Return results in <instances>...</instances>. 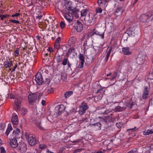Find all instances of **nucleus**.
I'll return each instance as SVG.
<instances>
[{"label": "nucleus", "mask_w": 153, "mask_h": 153, "mask_svg": "<svg viewBox=\"0 0 153 153\" xmlns=\"http://www.w3.org/2000/svg\"><path fill=\"white\" fill-rule=\"evenodd\" d=\"M102 91V89H99L98 90V91L97 92V94L99 96V97H96V98H97L99 100L101 99L103 96V93H102L101 92H100V91Z\"/></svg>", "instance_id": "obj_26"}, {"label": "nucleus", "mask_w": 153, "mask_h": 153, "mask_svg": "<svg viewBox=\"0 0 153 153\" xmlns=\"http://www.w3.org/2000/svg\"><path fill=\"white\" fill-rule=\"evenodd\" d=\"M45 101L44 100H42V104L43 105H45Z\"/></svg>", "instance_id": "obj_60"}, {"label": "nucleus", "mask_w": 153, "mask_h": 153, "mask_svg": "<svg viewBox=\"0 0 153 153\" xmlns=\"http://www.w3.org/2000/svg\"><path fill=\"white\" fill-rule=\"evenodd\" d=\"M9 16L7 14L0 15V18H1V20H3L4 19V18H6Z\"/></svg>", "instance_id": "obj_36"}, {"label": "nucleus", "mask_w": 153, "mask_h": 153, "mask_svg": "<svg viewBox=\"0 0 153 153\" xmlns=\"http://www.w3.org/2000/svg\"><path fill=\"white\" fill-rule=\"evenodd\" d=\"M111 75V79L112 80L115 79L117 77V73L115 72H114L111 74V73H109L107 75V76H109Z\"/></svg>", "instance_id": "obj_25"}, {"label": "nucleus", "mask_w": 153, "mask_h": 153, "mask_svg": "<svg viewBox=\"0 0 153 153\" xmlns=\"http://www.w3.org/2000/svg\"><path fill=\"white\" fill-rule=\"evenodd\" d=\"M73 94L72 91H68L66 92L65 94V97L66 98L69 97Z\"/></svg>", "instance_id": "obj_28"}, {"label": "nucleus", "mask_w": 153, "mask_h": 153, "mask_svg": "<svg viewBox=\"0 0 153 153\" xmlns=\"http://www.w3.org/2000/svg\"><path fill=\"white\" fill-rule=\"evenodd\" d=\"M128 153H137V151L136 150H131L128 152Z\"/></svg>", "instance_id": "obj_52"}, {"label": "nucleus", "mask_w": 153, "mask_h": 153, "mask_svg": "<svg viewBox=\"0 0 153 153\" xmlns=\"http://www.w3.org/2000/svg\"><path fill=\"white\" fill-rule=\"evenodd\" d=\"M68 62V59L66 58H65L64 59L62 62V65H66Z\"/></svg>", "instance_id": "obj_37"}, {"label": "nucleus", "mask_w": 153, "mask_h": 153, "mask_svg": "<svg viewBox=\"0 0 153 153\" xmlns=\"http://www.w3.org/2000/svg\"><path fill=\"white\" fill-rule=\"evenodd\" d=\"M76 39L74 37H71L69 39V42L71 44H74L76 42Z\"/></svg>", "instance_id": "obj_31"}, {"label": "nucleus", "mask_w": 153, "mask_h": 153, "mask_svg": "<svg viewBox=\"0 0 153 153\" xmlns=\"http://www.w3.org/2000/svg\"><path fill=\"white\" fill-rule=\"evenodd\" d=\"M60 40V37H59L56 40V42H57V43H59V41Z\"/></svg>", "instance_id": "obj_56"}, {"label": "nucleus", "mask_w": 153, "mask_h": 153, "mask_svg": "<svg viewBox=\"0 0 153 153\" xmlns=\"http://www.w3.org/2000/svg\"><path fill=\"white\" fill-rule=\"evenodd\" d=\"M94 126H97L99 127V128H98V129H101V124L100 123H97L96 124H95Z\"/></svg>", "instance_id": "obj_48"}, {"label": "nucleus", "mask_w": 153, "mask_h": 153, "mask_svg": "<svg viewBox=\"0 0 153 153\" xmlns=\"http://www.w3.org/2000/svg\"><path fill=\"white\" fill-rule=\"evenodd\" d=\"M18 117L17 115L15 114H13L11 118V122L13 124L16 125L18 123Z\"/></svg>", "instance_id": "obj_10"}, {"label": "nucleus", "mask_w": 153, "mask_h": 153, "mask_svg": "<svg viewBox=\"0 0 153 153\" xmlns=\"http://www.w3.org/2000/svg\"><path fill=\"white\" fill-rule=\"evenodd\" d=\"M122 7H119L117 8L116 10V13H118L120 12L122 9Z\"/></svg>", "instance_id": "obj_51"}, {"label": "nucleus", "mask_w": 153, "mask_h": 153, "mask_svg": "<svg viewBox=\"0 0 153 153\" xmlns=\"http://www.w3.org/2000/svg\"><path fill=\"white\" fill-rule=\"evenodd\" d=\"M60 47V43L56 42L54 45V47L56 49H57L59 48Z\"/></svg>", "instance_id": "obj_44"}, {"label": "nucleus", "mask_w": 153, "mask_h": 153, "mask_svg": "<svg viewBox=\"0 0 153 153\" xmlns=\"http://www.w3.org/2000/svg\"><path fill=\"white\" fill-rule=\"evenodd\" d=\"M28 97L29 102L31 104H33L37 97V95L36 94H30L28 95Z\"/></svg>", "instance_id": "obj_6"}, {"label": "nucleus", "mask_w": 153, "mask_h": 153, "mask_svg": "<svg viewBox=\"0 0 153 153\" xmlns=\"http://www.w3.org/2000/svg\"><path fill=\"white\" fill-rule=\"evenodd\" d=\"M19 52L18 49L16 50L14 53V55L15 56H18L19 55Z\"/></svg>", "instance_id": "obj_41"}, {"label": "nucleus", "mask_w": 153, "mask_h": 153, "mask_svg": "<svg viewBox=\"0 0 153 153\" xmlns=\"http://www.w3.org/2000/svg\"><path fill=\"white\" fill-rule=\"evenodd\" d=\"M97 153H103V152L102 151L99 152H97Z\"/></svg>", "instance_id": "obj_64"}, {"label": "nucleus", "mask_w": 153, "mask_h": 153, "mask_svg": "<svg viewBox=\"0 0 153 153\" xmlns=\"http://www.w3.org/2000/svg\"><path fill=\"white\" fill-rule=\"evenodd\" d=\"M34 121L36 123V125L37 127L40 129H42V127L41 125L40 124V117L38 116V117L36 118H35Z\"/></svg>", "instance_id": "obj_12"}, {"label": "nucleus", "mask_w": 153, "mask_h": 153, "mask_svg": "<svg viewBox=\"0 0 153 153\" xmlns=\"http://www.w3.org/2000/svg\"><path fill=\"white\" fill-rule=\"evenodd\" d=\"M87 14V10L85 9L82 10L81 12V15L82 16H86Z\"/></svg>", "instance_id": "obj_32"}, {"label": "nucleus", "mask_w": 153, "mask_h": 153, "mask_svg": "<svg viewBox=\"0 0 153 153\" xmlns=\"http://www.w3.org/2000/svg\"><path fill=\"white\" fill-rule=\"evenodd\" d=\"M53 91V89L51 87H48L44 91L47 94H51Z\"/></svg>", "instance_id": "obj_24"}, {"label": "nucleus", "mask_w": 153, "mask_h": 153, "mask_svg": "<svg viewBox=\"0 0 153 153\" xmlns=\"http://www.w3.org/2000/svg\"><path fill=\"white\" fill-rule=\"evenodd\" d=\"M125 105L126 106H127L128 107H131L132 105V103L131 102V101H130V102H126Z\"/></svg>", "instance_id": "obj_42"}, {"label": "nucleus", "mask_w": 153, "mask_h": 153, "mask_svg": "<svg viewBox=\"0 0 153 153\" xmlns=\"http://www.w3.org/2000/svg\"><path fill=\"white\" fill-rule=\"evenodd\" d=\"M151 18L149 17L146 15L143 14L140 17V20L143 23H146L148 22L147 20Z\"/></svg>", "instance_id": "obj_16"}, {"label": "nucleus", "mask_w": 153, "mask_h": 153, "mask_svg": "<svg viewBox=\"0 0 153 153\" xmlns=\"http://www.w3.org/2000/svg\"><path fill=\"white\" fill-rule=\"evenodd\" d=\"M2 144V141L0 138V146Z\"/></svg>", "instance_id": "obj_62"}, {"label": "nucleus", "mask_w": 153, "mask_h": 153, "mask_svg": "<svg viewBox=\"0 0 153 153\" xmlns=\"http://www.w3.org/2000/svg\"><path fill=\"white\" fill-rule=\"evenodd\" d=\"M12 61L9 62L8 61H4V67L6 68H9L13 65Z\"/></svg>", "instance_id": "obj_19"}, {"label": "nucleus", "mask_w": 153, "mask_h": 153, "mask_svg": "<svg viewBox=\"0 0 153 153\" xmlns=\"http://www.w3.org/2000/svg\"><path fill=\"white\" fill-rule=\"evenodd\" d=\"M1 153H5V151L4 148L3 147H1L0 148Z\"/></svg>", "instance_id": "obj_45"}, {"label": "nucleus", "mask_w": 153, "mask_h": 153, "mask_svg": "<svg viewBox=\"0 0 153 153\" xmlns=\"http://www.w3.org/2000/svg\"><path fill=\"white\" fill-rule=\"evenodd\" d=\"M107 2L105 0H98V3L99 5L102 7H105Z\"/></svg>", "instance_id": "obj_21"}, {"label": "nucleus", "mask_w": 153, "mask_h": 153, "mask_svg": "<svg viewBox=\"0 0 153 153\" xmlns=\"http://www.w3.org/2000/svg\"><path fill=\"white\" fill-rule=\"evenodd\" d=\"M47 50L48 51H49L50 53L52 52L53 51V49L51 47H49Z\"/></svg>", "instance_id": "obj_53"}, {"label": "nucleus", "mask_w": 153, "mask_h": 153, "mask_svg": "<svg viewBox=\"0 0 153 153\" xmlns=\"http://www.w3.org/2000/svg\"><path fill=\"white\" fill-rule=\"evenodd\" d=\"M65 24L64 22L63 21H62L60 22V26L62 29L64 28L65 27Z\"/></svg>", "instance_id": "obj_35"}, {"label": "nucleus", "mask_w": 153, "mask_h": 153, "mask_svg": "<svg viewBox=\"0 0 153 153\" xmlns=\"http://www.w3.org/2000/svg\"><path fill=\"white\" fill-rule=\"evenodd\" d=\"M96 11L97 13H100L102 11V10L100 8H98L96 9Z\"/></svg>", "instance_id": "obj_43"}, {"label": "nucleus", "mask_w": 153, "mask_h": 153, "mask_svg": "<svg viewBox=\"0 0 153 153\" xmlns=\"http://www.w3.org/2000/svg\"><path fill=\"white\" fill-rule=\"evenodd\" d=\"M72 13L73 14L75 15L76 17L78 18L79 16V13H80V12L79 11H76V10L74 9L73 11H72Z\"/></svg>", "instance_id": "obj_29"}, {"label": "nucleus", "mask_w": 153, "mask_h": 153, "mask_svg": "<svg viewBox=\"0 0 153 153\" xmlns=\"http://www.w3.org/2000/svg\"><path fill=\"white\" fill-rule=\"evenodd\" d=\"M47 153H54L53 152L50 151L48 149H47L46 151Z\"/></svg>", "instance_id": "obj_59"}, {"label": "nucleus", "mask_w": 153, "mask_h": 153, "mask_svg": "<svg viewBox=\"0 0 153 153\" xmlns=\"http://www.w3.org/2000/svg\"><path fill=\"white\" fill-rule=\"evenodd\" d=\"M79 59L80 60L81 62H84V56L82 54H80L78 56Z\"/></svg>", "instance_id": "obj_33"}, {"label": "nucleus", "mask_w": 153, "mask_h": 153, "mask_svg": "<svg viewBox=\"0 0 153 153\" xmlns=\"http://www.w3.org/2000/svg\"><path fill=\"white\" fill-rule=\"evenodd\" d=\"M82 150L81 149H77L76 150V152H80L81 151V150Z\"/></svg>", "instance_id": "obj_61"}, {"label": "nucleus", "mask_w": 153, "mask_h": 153, "mask_svg": "<svg viewBox=\"0 0 153 153\" xmlns=\"http://www.w3.org/2000/svg\"><path fill=\"white\" fill-rule=\"evenodd\" d=\"M10 144L11 146L13 148H15L18 146L17 140L16 139H12L10 142Z\"/></svg>", "instance_id": "obj_15"}, {"label": "nucleus", "mask_w": 153, "mask_h": 153, "mask_svg": "<svg viewBox=\"0 0 153 153\" xmlns=\"http://www.w3.org/2000/svg\"><path fill=\"white\" fill-rule=\"evenodd\" d=\"M39 147L40 149L42 150L46 148V146L45 144H41L39 145Z\"/></svg>", "instance_id": "obj_39"}, {"label": "nucleus", "mask_w": 153, "mask_h": 153, "mask_svg": "<svg viewBox=\"0 0 153 153\" xmlns=\"http://www.w3.org/2000/svg\"><path fill=\"white\" fill-rule=\"evenodd\" d=\"M65 7L67 11H72L74 9V8L73 7L71 1H69L65 4Z\"/></svg>", "instance_id": "obj_8"}, {"label": "nucleus", "mask_w": 153, "mask_h": 153, "mask_svg": "<svg viewBox=\"0 0 153 153\" xmlns=\"http://www.w3.org/2000/svg\"><path fill=\"white\" fill-rule=\"evenodd\" d=\"M84 62H80V68H82L83 66V64Z\"/></svg>", "instance_id": "obj_54"}, {"label": "nucleus", "mask_w": 153, "mask_h": 153, "mask_svg": "<svg viewBox=\"0 0 153 153\" xmlns=\"http://www.w3.org/2000/svg\"><path fill=\"white\" fill-rule=\"evenodd\" d=\"M65 109V106L62 105H57L56 107L55 108L56 113L59 115H60L62 112H63Z\"/></svg>", "instance_id": "obj_5"}, {"label": "nucleus", "mask_w": 153, "mask_h": 153, "mask_svg": "<svg viewBox=\"0 0 153 153\" xmlns=\"http://www.w3.org/2000/svg\"><path fill=\"white\" fill-rule=\"evenodd\" d=\"M12 129L11 124L9 123L8 125L7 128L5 132V134L7 136L9 134L10 132L12 130Z\"/></svg>", "instance_id": "obj_22"}, {"label": "nucleus", "mask_w": 153, "mask_h": 153, "mask_svg": "<svg viewBox=\"0 0 153 153\" xmlns=\"http://www.w3.org/2000/svg\"><path fill=\"white\" fill-rule=\"evenodd\" d=\"M111 110V109L107 110L105 111V113L106 114H108V113H109Z\"/></svg>", "instance_id": "obj_55"}, {"label": "nucleus", "mask_w": 153, "mask_h": 153, "mask_svg": "<svg viewBox=\"0 0 153 153\" xmlns=\"http://www.w3.org/2000/svg\"><path fill=\"white\" fill-rule=\"evenodd\" d=\"M20 15V14L19 13H16L15 14L12 15L11 16L12 17H18Z\"/></svg>", "instance_id": "obj_47"}, {"label": "nucleus", "mask_w": 153, "mask_h": 153, "mask_svg": "<svg viewBox=\"0 0 153 153\" xmlns=\"http://www.w3.org/2000/svg\"><path fill=\"white\" fill-rule=\"evenodd\" d=\"M79 110L78 111L79 113L82 115L85 113L86 110L87 109L88 107L86 104L84 102L82 103L79 106Z\"/></svg>", "instance_id": "obj_4"}, {"label": "nucleus", "mask_w": 153, "mask_h": 153, "mask_svg": "<svg viewBox=\"0 0 153 153\" xmlns=\"http://www.w3.org/2000/svg\"><path fill=\"white\" fill-rule=\"evenodd\" d=\"M19 149L22 153L25 152L27 149V146L26 144L25 143L21 144V146H20Z\"/></svg>", "instance_id": "obj_18"}, {"label": "nucleus", "mask_w": 153, "mask_h": 153, "mask_svg": "<svg viewBox=\"0 0 153 153\" xmlns=\"http://www.w3.org/2000/svg\"><path fill=\"white\" fill-rule=\"evenodd\" d=\"M123 102H120L119 105L120 106H117L114 109H112V110L114 111L115 112L116 111H123L124 109V108H126L125 106H123L122 105L123 104Z\"/></svg>", "instance_id": "obj_11"}, {"label": "nucleus", "mask_w": 153, "mask_h": 153, "mask_svg": "<svg viewBox=\"0 0 153 153\" xmlns=\"http://www.w3.org/2000/svg\"><path fill=\"white\" fill-rule=\"evenodd\" d=\"M138 0H135V1H134V4H135L136 3L137 1Z\"/></svg>", "instance_id": "obj_63"}, {"label": "nucleus", "mask_w": 153, "mask_h": 153, "mask_svg": "<svg viewBox=\"0 0 153 153\" xmlns=\"http://www.w3.org/2000/svg\"><path fill=\"white\" fill-rule=\"evenodd\" d=\"M80 140H76L74 141L73 142V143H79V142H80Z\"/></svg>", "instance_id": "obj_57"}, {"label": "nucleus", "mask_w": 153, "mask_h": 153, "mask_svg": "<svg viewBox=\"0 0 153 153\" xmlns=\"http://www.w3.org/2000/svg\"><path fill=\"white\" fill-rule=\"evenodd\" d=\"M17 67V65H15L14 67V68H13V71H15V69Z\"/></svg>", "instance_id": "obj_58"}, {"label": "nucleus", "mask_w": 153, "mask_h": 153, "mask_svg": "<svg viewBox=\"0 0 153 153\" xmlns=\"http://www.w3.org/2000/svg\"><path fill=\"white\" fill-rule=\"evenodd\" d=\"M122 51L125 55H128L131 54L132 53L129 47L123 48H122Z\"/></svg>", "instance_id": "obj_13"}, {"label": "nucleus", "mask_w": 153, "mask_h": 153, "mask_svg": "<svg viewBox=\"0 0 153 153\" xmlns=\"http://www.w3.org/2000/svg\"><path fill=\"white\" fill-rule=\"evenodd\" d=\"M35 80L39 85H41L43 82V79L41 73H38L36 75Z\"/></svg>", "instance_id": "obj_3"}, {"label": "nucleus", "mask_w": 153, "mask_h": 153, "mask_svg": "<svg viewBox=\"0 0 153 153\" xmlns=\"http://www.w3.org/2000/svg\"><path fill=\"white\" fill-rule=\"evenodd\" d=\"M36 94L37 95H37L38 96L39 98L41 97L43 95V93L42 92L40 93H37Z\"/></svg>", "instance_id": "obj_49"}, {"label": "nucleus", "mask_w": 153, "mask_h": 153, "mask_svg": "<svg viewBox=\"0 0 153 153\" xmlns=\"http://www.w3.org/2000/svg\"><path fill=\"white\" fill-rule=\"evenodd\" d=\"M149 93V91L148 90V87L147 86L145 87L144 88V90L143 91V99H145L147 97Z\"/></svg>", "instance_id": "obj_17"}, {"label": "nucleus", "mask_w": 153, "mask_h": 153, "mask_svg": "<svg viewBox=\"0 0 153 153\" xmlns=\"http://www.w3.org/2000/svg\"><path fill=\"white\" fill-rule=\"evenodd\" d=\"M13 134L15 137H18L21 134V131L19 129H16V130L13 131Z\"/></svg>", "instance_id": "obj_20"}, {"label": "nucleus", "mask_w": 153, "mask_h": 153, "mask_svg": "<svg viewBox=\"0 0 153 153\" xmlns=\"http://www.w3.org/2000/svg\"><path fill=\"white\" fill-rule=\"evenodd\" d=\"M64 17L68 22H70L73 19L72 11H66L64 15Z\"/></svg>", "instance_id": "obj_2"}, {"label": "nucleus", "mask_w": 153, "mask_h": 153, "mask_svg": "<svg viewBox=\"0 0 153 153\" xmlns=\"http://www.w3.org/2000/svg\"><path fill=\"white\" fill-rule=\"evenodd\" d=\"M95 34H96L97 35H99L101 37V38H102L103 39L104 37V35H103V34H100L99 33V32H95Z\"/></svg>", "instance_id": "obj_50"}, {"label": "nucleus", "mask_w": 153, "mask_h": 153, "mask_svg": "<svg viewBox=\"0 0 153 153\" xmlns=\"http://www.w3.org/2000/svg\"><path fill=\"white\" fill-rule=\"evenodd\" d=\"M10 21L11 22L13 23H14L18 24L19 23V21H18V20H14V19L11 20H10Z\"/></svg>", "instance_id": "obj_46"}, {"label": "nucleus", "mask_w": 153, "mask_h": 153, "mask_svg": "<svg viewBox=\"0 0 153 153\" xmlns=\"http://www.w3.org/2000/svg\"><path fill=\"white\" fill-rule=\"evenodd\" d=\"M22 114L23 115H25L27 112V110L24 108H23L22 109Z\"/></svg>", "instance_id": "obj_34"}, {"label": "nucleus", "mask_w": 153, "mask_h": 153, "mask_svg": "<svg viewBox=\"0 0 153 153\" xmlns=\"http://www.w3.org/2000/svg\"><path fill=\"white\" fill-rule=\"evenodd\" d=\"M76 29L79 32H80L82 30V25L79 21H77L76 24Z\"/></svg>", "instance_id": "obj_14"}, {"label": "nucleus", "mask_w": 153, "mask_h": 153, "mask_svg": "<svg viewBox=\"0 0 153 153\" xmlns=\"http://www.w3.org/2000/svg\"><path fill=\"white\" fill-rule=\"evenodd\" d=\"M56 62L58 63L60 62L62 60V58L59 56L56 57Z\"/></svg>", "instance_id": "obj_40"}, {"label": "nucleus", "mask_w": 153, "mask_h": 153, "mask_svg": "<svg viewBox=\"0 0 153 153\" xmlns=\"http://www.w3.org/2000/svg\"><path fill=\"white\" fill-rule=\"evenodd\" d=\"M145 56L140 54L137 59V62L139 65L142 64L144 63L145 61Z\"/></svg>", "instance_id": "obj_7"}, {"label": "nucleus", "mask_w": 153, "mask_h": 153, "mask_svg": "<svg viewBox=\"0 0 153 153\" xmlns=\"http://www.w3.org/2000/svg\"><path fill=\"white\" fill-rule=\"evenodd\" d=\"M153 133V130L152 129L145 130L143 132V134L144 135H148Z\"/></svg>", "instance_id": "obj_23"}, {"label": "nucleus", "mask_w": 153, "mask_h": 153, "mask_svg": "<svg viewBox=\"0 0 153 153\" xmlns=\"http://www.w3.org/2000/svg\"><path fill=\"white\" fill-rule=\"evenodd\" d=\"M138 128H137L136 127H135L134 128H130L128 129L127 131H131L134 132L135 131L138 130Z\"/></svg>", "instance_id": "obj_38"}, {"label": "nucleus", "mask_w": 153, "mask_h": 153, "mask_svg": "<svg viewBox=\"0 0 153 153\" xmlns=\"http://www.w3.org/2000/svg\"><path fill=\"white\" fill-rule=\"evenodd\" d=\"M21 99L16 98L14 101V103L16 106L17 111L20 109L21 107Z\"/></svg>", "instance_id": "obj_9"}, {"label": "nucleus", "mask_w": 153, "mask_h": 153, "mask_svg": "<svg viewBox=\"0 0 153 153\" xmlns=\"http://www.w3.org/2000/svg\"><path fill=\"white\" fill-rule=\"evenodd\" d=\"M111 51V48H108L107 50L106 53V56L107 60L109 57Z\"/></svg>", "instance_id": "obj_27"}, {"label": "nucleus", "mask_w": 153, "mask_h": 153, "mask_svg": "<svg viewBox=\"0 0 153 153\" xmlns=\"http://www.w3.org/2000/svg\"><path fill=\"white\" fill-rule=\"evenodd\" d=\"M25 136L29 144L31 146H34L36 143V140L35 137L31 134L26 133Z\"/></svg>", "instance_id": "obj_1"}, {"label": "nucleus", "mask_w": 153, "mask_h": 153, "mask_svg": "<svg viewBox=\"0 0 153 153\" xmlns=\"http://www.w3.org/2000/svg\"><path fill=\"white\" fill-rule=\"evenodd\" d=\"M90 14H89L87 16H86L84 18V19L85 21H88L89 22H91L92 20L91 18H90Z\"/></svg>", "instance_id": "obj_30"}]
</instances>
